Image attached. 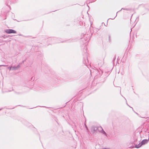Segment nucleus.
<instances>
[{"instance_id":"obj_1","label":"nucleus","mask_w":149,"mask_h":149,"mask_svg":"<svg viewBox=\"0 0 149 149\" xmlns=\"http://www.w3.org/2000/svg\"><path fill=\"white\" fill-rule=\"evenodd\" d=\"M5 31L7 33H16L15 31L12 29H7L5 30Z\"/></svg>"},{"instance_id":"obj_2","label":"nucleus","mask_w":149,"mask_h":149,"mask_svg":"<svg viewBox=\"0 0 149 149\" xmlns=\"http://www.w3.org/2000/svg\"><path fill=\"white\" fill-rule=\"evenodd\" d=\"M97 130L101 133L104 134L106 135V133L105 131L103 130L101 127H97Z\"/></svg>"},{"instance_id":"obj_3","label":"nucleus","mask_w":149,"mask_h":149,"mask_svg":"<svg viewBox=\"0 0 149 149\" xmlns=\"http://www.w3.org/2000/svg\"><path fill=\"white\" fill-rule=\"evenodd\" d=\"M149 141V137L148 139H145L143 140L141 142L142 145H144L147 143Z\"/></svg>"},{"instance_id":"obj_4","label":"nucleus","mask_w":149,"mask_h":149,"mask_svg":"<svg viewBox=\"0 0 149 149\" xmlns=\"http://www.w3.org/2000/svg\"><path fill=\"white\" fill-rule=\"evenodd\" d=\"M19 65H17V67L19 68ZM17 68V67H9L8 68L9 69V70H10L11 69L15 70V69H16Z\"/></svg>"},{"instance_id":"obj_5","label":"nucleus","mask_w":149,"mask_h":149,"mask_svg":"<svg viewBox=\"0 0 149 149\" xmlns=\"http://www.w3.org/2000/svg\"><path fill=\"white\" fill-rule=\"evenodd\" d=\"M142 145H143L141 142L139 143L138 145H135V147L137 148H140Z\"/></svg>"},{"instance_id":"obj_6","label":"nucleus","mask_w":149,"mask_h":149,"mask_svg":"<svg viewBox=\"0 0 149 149\" xmlns=\"http://www.w3.org/2000/svg\"><path fill=\"white\" fill-rule=\"evenodd\" d=\"M103 64V62H102V63H101V64H100L99 63L98 64V65H99V66H100V67H101L102 66V65Z\"/></svg>"},{"instance_id":"obj_7","label":"nucleus","mask_w":149,"mask_h":149,"mask_svg":"<svg viewBox=\"0 0 149 149\" xmlns=\"http://www.w3.org/2000/svg\"><path fill=\"white\" fill-rule=\"evenodd\" d=\"M102 149H110L109 148H104Z\"/></svg>"},{"instance_id":"obj_8","label":"nucleus","mask_w":149,"mask_h":149,"mask_svg":"<svg viewBox=\"0 0 149 149\" xmlns=\"http://www.w3.org/2000/svg\"><path fill=\"white\" fill-rule=\"evenodd\" d=\"M6 66V65H0V66Z\"/></svg>"},{"instance_id":"obj_9","label":"nucleus","mask_w":149,"mask_h":149,"mask_svg":"<svg viewBox=\"0 0 149 149\" xmlns=\"http://www.w3.org/2000/svg\"><path fill=\"white\" fill-rule=\"evenodd\" d=\"M86 127L87 129V127H86Z\"/></svg>"},{"instance_id":"obj_10","label":"nucleus","mask_w":149,"mask_h":149,"mask_svg":"<svg viewBox=\"0 0 149 149\" xmlns=\"http://www.w3.org/2000/svg\"><path fill=\"white\" fill-rule=\"evenodd\" d=\"M95 0H94V1H95Z\"/></svg>"}]
</instances>
